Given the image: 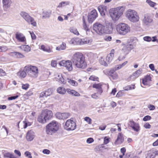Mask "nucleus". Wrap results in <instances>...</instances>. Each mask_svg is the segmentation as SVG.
Here are the masks:
<instances>
[{"label":"nucleus","mask_w":158,"mask_h":158,"mask_svg":"<svg viewBox=\"0 0 158 158\" xmlns=\"http://www.w3.org/2000/svg\"><path fill=\"white\" fill-rule=\"evenodd\" d=\"M70 115L69 113H60L57 112L55 114L56 118L59 119H64L68 118Z\"/></svg>","instance_id":"4468645a"},{"label":"nucleus","mask_w":158,"mask_h":158,"mask_svg":"<svg viewBox=\"0 0 158 158\" xmlns=\"http://www.w3.org/2000/svg\"><path fill=\"white\" fill-rule=\"evenodd\" d=\"M42 152L44 154H49L50 153V151L48 149H45L43 150Z\"/></svg>","instance_id":"bf43d9fd"},{"label":"nucleus","mask_w":158,"mask_h":158,"mask_svg":"<svg viewBox=\"0 0 158 158\" xmlns=\"http://www.w3.org/2000/svg\"><path fill=\"white\" fill-rule=\"evenodd\" d=\"M134 48L133 45L131 44H127L126 47H124V48H127L128 51L129 52L131 50Z\"/></svg>","instance_id":"c03bdc74"},{"label":"nucleus","mask_w":158,"mask_h":158,"mask_svg":"<svg viewBox=\"0 0 158 158\" xmlns=\"http://www.w3.org/2000/svg\"><path fill=\"white\" fill-rule=\"evenodd\" d=\"M70 44L73 45H80L81 44V39L78 38H73L69 41Z\"/></svg>","instance_id":"dca6fc26"},{"label":"nucleus","mask_w":158,"mask_h":158,"mask_svg":"<svg viewBox=\"0 0 158 158\" xmlns=\"http://www.w3.org/2000/svg\"><path fill=\"white\" fill-rule=\"evenodd\" d=\"M110 138L107 137H105L104 138V143L105 144H107L109 142Z\"/></svg>","instance_id":"13d9d810"},{"label":"nucleus","mask_w":158,"mask_h":158,"mask_svg":"<svg viewBox=\"0 0 158 158\" xmlns=\"http://www.w3.org/2000/svg\"><path fill=\"white\" fill-rule=\"evenodd\" d=\"M123 7H118L114 9H112L110 10V15L114 20H118L123 12Z\"/></svg>","instance_id":"39448f33"},{"label":"nucleus","mask_w":158,"mask_h":158,"mask_svg":"<svg viewBox=\"0 0 158 158\" xmlns=\"http://www.w3.org/2000/svg\"><path fill=\"white\" fill-rule=\"evenodd\" d=\"M24 155L28 158H32L31 153L28 151L25 152L24 153Z\"/></svg>","instance_id":"09e8293b"},{"label":"nucleus","mask_w":158,"mask_h":158,"mask_svg":"<svg viewBox=\"0 0 158 158\" xmlns=\"http://www.w3.org/2000/svg\"><path fill=\"white\" fill-rule=\"evenodd\" d=\"M21 48L25 52H29L31 51V48L27 45H23L21 46Z\"/></svg>","instance_id":"4c0bfd02"},{"label":"nucleus","mask_w":158,"mask_h":158,"mask_svg":"<svg viewBox=\"0 0 158 158\" xmlns=\"http://www.w3.org/2000/svg\"><path fill=\"white\" fill-rule=\"evenodd\" d=\"M68 82L71 85L77 86V83L75 81L69 78L67 79Z\"/></svg>","instance_id":"e433bc0d"},{"label":"nucleus","mask_w":158,"mask_h":158,"mask_svg":"<svg viewBox=\"0 0 158 158\" xmlns=\"http://www.w3.org/2000/svg\"><path fill=\"white\" fill-rule=\"evenodd\" d=\"M66 44L64 42H63L62 44L56 48V49L59 51L64 50L66 49Z\"/></svg>","instance_id":"2f4dec72"},{"label":"nucleus","mask_w":158,"mask_h":158,"mask_svg":"<svg viewBox=\"0 0 158 158\" xmlns=\"http://www.w3.org/2000/svg\"><path fill=\"white\" fill-rule=\"evenodd\" d=\"M52 111L48 109L43 110L41 114L39 116L38 121L40 123H44L52 117Z\"/></svg>","instance_id":"7ed1b4c3"},{"label":"nucleus","mask_w":158,"mask_h":158,"mask_svg":"<svg viewBox=\"0 0 158 158\" xmlns=\"http://www.w3.org/2000/svg\"><path fill=\"white\" fill-rule=\"evenodd\" d=\"M18 97V95H16L14 96H12L8 97V100H15Z\"/></svg>","instance_id":"6e6d98bb"},{"label":"nucleus","mask_w":158,"mask_h":158,"mask_svg":"<svg viewBox=\"0 0 158 158\" xmlns=\"http://www.w3.org/2000/svg\"><path fill=\"white\" fill-rule=\"evenodd\" d=\"M128 125L135 131L138 132L140 130V126L138 123H135L132 120H130Z\"/></svg>","instance_id":"f8f14e48"},{"label":"nucleus","mask_w":158,"mask_h":158,"mask_svg":"<svg viewBox=\"0 0 158 158\" xmlns=\"http://www.w3.org/2000/svg\"><path fill=\"white\" fill-rule=\"evenodd\" d=\"M102 85L101 83L98 84H95L93 85L92 87L93 88L96 89H97V93L101 95L103 92L102 88Z\"/></svg>","instance_id":"a211bd4d"},{"label":"nucleus","mask_w":158,"mask_h":158,"mask_svg":"<svg viewBox=\"0 0 158 158\" xmlns=\"http://www.w3.org/2000/svg\"><path fill=\"white\" fill-rule=\"evenodd\" d=\"M3 156L6 158H17L12 154L10 152H5L3 153Z\"/></svg>","instance_id":"72a5a7b5"},{"label":"nucleus","mask_w":158,"mask_h":158,"mask_svg":"<svg viewBox=\"0 0 158 158\" xmlns=\"http://www.w3.org/2000/svg\"><path fill=\"white\" fill-rule=\"evenodd\" d=\"M82 21L83 22V28L86 31H89V29L88 27L86 25L85 20L83 16L82 18Z\"/></svg>","instance_id":"ea45409f"},{"label":"nucleus","mask_w":158,"mask_h":158,"mask_svg":"<svg viewBox=\"0 0 158 158\" xmlns=\"http://www.w3.org/2000/svg\"><path fill=\"white\" fill-rule=\"evenodd\" d=\"M142 73V69H139L136 72H134L133 74L135 75V77L137 78L139 75Z\"/></svg>","instance_id":"37998d69"},{"label":"nucleus","mask_w":158,"mask_h":158,"mask_svg":"<svg viewBox=\"0 0 158 158\" xmlns=\"http://www.w3.org/2000/svg\"><path fill=\"white\" fill-rule=\"evenodd\" d=\"M56 78L57 79V80L60 83L64 84L66 83V81L64 80L60 74H58Z\"/></svg>","instance_id":"a878e982"},{"label":"nucleus","mask_w":158,"mask_h":158,"mask_svg":"<svg viewBox=\"0 0 158 158\" xmlns=\"http://www.w3.org/2000/svg\"><path fill=\"white\" fill-rule=\"evenodd\" d=\"M146 2L148 3L150 7L154 8L155 10L157 9V8L155 7V6L157 5V3L156 2H152L151 0H147Z\"/></svg>","instance_id":"bb28decb"},{"label":"nucleus","mask_w":158,"mask_h":158,"mask_svg":"<svg viewBox=\"0 0 158 158\" xmlns=\"http://www.w3.org/2000/svg\"><path fill=\"white\" fill-rule=\"evenodd\" d=\"M76 127L75 123L70 119L67 120L64 126L65 129L68 131H73L75 130Z\"/></svg>","instance_id":"1a4fd4ad"},{"label":"nucleus","mask_w":158,"mask_h":158,"mask_svg":"<svg viewBox=\"0 0 158 158\" xmlns=\"http://www.w3.org/2000/svg\"><path fill=\"white\" fill-rule=\"evenodd\" d=\"M116 29L118 34L121 35H125L130 31V28L127 24L120 23L116 26Z\"/></svg>","instance_id":"423d86ee"},{"label":"nucleus","mask_w":158,"mask_h":158,"mask_svg":"<svg viewBox=\"0 0 158 158\" xmlns=\"http://www.w3.org/2000/svg\"><path fill=\"white\" fill-rule=\"evenodd\" d=\"M114 49H112L110 53L107 55L106 57V60L107 62L110 63L113 60L114 55Z\"/></svg>","instance_id":"412c9836"},{"label":"nucleus","mask_w":158,"mask_h":158,"mask_svg":"<svg viewBox=\"0 0 158 158\" xmlns=\"http://www.w3.org/2000/svg\"><path fill=\"white\" fill-rule=\"evenodd\" d=\"M89 79L93 81H98V78L95 76H91L89 78Z\"/></svg>","instance_id":"49530a36"},{"label":"nucleus","mask_w":158,"mask_h":158,"mask_svg":"<svg viewBox=\"0 0 158 158\" xmlns=\"http://www.w3.org/2000/svg\"><path fill=\"white\" fill-rule=\"evenodd\" d=\"M98 17V14L96 10L94 9L88 14V20L89 23H92Z\"/></svg>","instance_id":"9b49d317"},{"label":"nucleus","mask_w":158,"mask_h":158,"mask_svg":"<svg viewBox=\"0 0 158 158\" xmlns=\"http://www.w3.org/2000/svg\"><path fill=\"white\" fill-rule=\"evenodd\" d=\"M46 92L44 91L41 92L40 94V98H44V97H47V96L46 94Z\"/></svg>","instance_id":"4d7b16f0"},{"label":"nucleus","mask_w":158,"mask_h":158,"mask_svg":"<svg viewBox=\"0 0 158 158\" xmlns=\"http://www.w3.org/2000/svg\"><path fill=\"white\" fill-rule=\"evenodd\" d=\"M90 40L87 38H85L82 40L81 39V44L80 45H83V44H86L89 43Z\"/></svg>","instance_id":"79ce46f5"},{"label":"nucleus","mask_w":158,"mask_h":158,"mask_svg":"<svg viewBox=\"0 0 158 158\" xmlns=\"http://www.w3.org/2000/svg\"><path fill=\"white\" fill-rule=\"evenodd\" d=\"M59 64L61 66L65 67L69 71H71L73 70L72 63L70 60H62L60 62Z\"/></svg>","instance_id":"9d476101"},{"label":"nucleus","mask_w":158,"mask_h":158,"mask_svg":"<svg viewBox=\"0 0 158 158\" xmlns=\"http://www.w3.org/2000/svg\"><path fill=\"white\" fill-rule=\"evenodd\" d=\"M66 92L68 94L73 96L77 97L80 96V94L77 91L70 89H66Z\"/></svg>","instance_id":"4be33fe9"},{"label":"nucleus","mask_w":158,"mask_h":158,"mask_svg":"<svg viewBox=\"0 0 158 158\" xmlns=\"http://www.w3.org/2000/svg\"><path fill=\"white\" fill-rule=\"evenodd\" d=\"M15 38L18 41L21 42H26V39L25 36L20 33L17 32L15 34Z\"/></svg>","instance_id":"2eb2a0df"},{"label":"nucleus","mask_w":158,"mask_h":158,"mask_svg":"<svg viewBox=\"0 0 158 158\" xmlns=\"http://www.w3.org/2000/svg\"><path fill=\"white\" fill-rule=\"evenodd\" d=\"M99 62L100 64L105 66H108L107 63L106 62L104 58L102 57H101L99 59Z\"/></svg>","instance_id":"c9c22d12"},{"label":"nucleus","mask_w":158,"mask_h":158,"mask_svg":"<svg viewBox=\"0 0 158 158\" xmlns=\"http://www.w3.org/2000/svg\"><path fill=\"white\" fill-rule=\"evenodd\" d=\"M84 120L89 124L92 123V119L89 117H86L84 118Z\"/></svg>","instance_id":"de8ad7c7"},{"label":"nucleus","mask_w":158,"mask_h":158,"mask_svg":"<svg viewBox=\"0 0 158 158\" xmlns=\"http://www.w3.org/2000/svg\"><path fill=\"white\" fill-rule=\"evenodd\" d=\"M32 40H34L36 39V36L33 32H30Z\"/></svg>","instance_id":"69168bd1"},{"label":"nucleus","mask_w":158,"mask_h":158,"mask_svg":"<svg viewBox=\"0 0 158 158\" xmlns=\"http://www.w3.org/2000/svg\"><path fill=\"white\" fill-rule=\"evenodd\" d=\"M7 47L6 46H1V48L0 52H5L7 51Z\"/></svg>","instance_id":"864d4df0"},{"label":"nucleus","mask_w":158,"mask_h":158,"mask_svg":"<svg viewBox=\"0 0 158 158\" xmlns=\"http://www.w3.org/2000/svg\"><path fill=\"white\" fill-rule=\"evenodd\" d=\"M24 69L27 74L30 77L33 78H36L38 76V69L37 67L28 65L26 66Z\"/></svg>","instance_id":"0eeeda50"},{"label":"nucleus","mask_w":158,"mask_h":158,"mask_svg":"<svg viewBox=\"0 0 158 158\" xmlns=\"http://www.w3.org/2000/svg\"><path fill=\"white\" fill-rule=\"evenodd\" d=\"M57 91L59 94H64L66 91V90L63 87H60L57 89Z\"/></svg>","instance_id":"473e14b6"},{"label":"nucleus","mask_w":158,"mask_h":158,"mask_svg":"<svg viewBox=\"0 0 158 158\" xmlns=\"http://www.w3.org/2000/svg\"><path fill=\"white\" fill-rule=\"evenodd\" d=\"M12 3L11 0H2L3 6L6 9L10 7Z\"/></svg>","instance_id":"5701e85b"},{"label":"nucleus","mask_w":158,"mask_h":158,"mask_svg":"<svg viewBox=\"0 0 158 158\" xmlns=\"http://www.w3.org/2000/svg\"><path fill=\"white\" fill-rule=\"evenodd\" d=\"M156 155V151L154 152L153 150L150 151L148 153L146 158H155Z\"/></svg>","instance_id":"cd10ccee"},{"label":"nucleus","mask_w":158,"mask_h":158,"mask_svg":"<svg viewBox=\"0 0 158 158\" xmlns=\"http://www.w3.org/2000/svg\"><path fill=\"white\" fill-rule=\"evenodd\" d=\"M70 3L69 1H63L60 2L58 6V7H61L62 6H64L67 5H69Z\"/></svg>","instance_id":"f704fd0d"},{"label":"nucleus","mask_w":158,"mask_h":158,"mask_svg":"<svg viewBox=\"0 0 158 158\" xmlns=\"http://www.w3.org/2000/svg\"><path fill=\"white\" fill-rule=\"evenodd\" d=\"M151 119V117L149 115H147L145 116L143 118V120L144 121H147L150 120Z\"/></svg>","instance_id":"603ef678"},{"label":"nucleus","mask_w":158,"mask_h":158,"mask_svg":"<svg viewBox=\"0 0 158 158\" xmlns=\"http://www.w3.org/2000/svg\"><path fill=\"white\" fill-rule=\"evenodd\" d=\"M136 78V77H135V75L133 74L132 75H131L127 78V80L128 81H133Z\"/></svg>","instance_id":"8fccbe9b"},{"label":"nucleus","mask_w":158,"mask_h":158,"mask_svg":"<svg viewBox=\"0 0 158 158\" xmlns=\"http://www.w3.org/2000/svg\"><path fill=\"white\" fill-rule=\"evenodd\" d=\"M27 73L26 71H22L19 72L18 73V75L20 77H25L26 76Z\"/></svg>","instance_id":"58836bf2"},{"label":"nucleus","mask_w":158,"mask_h":158,"mask_svg":"<svg viewBox=\"0 0 158 158\" xmlns=\"http://www.w3.org/2000/svg\"><path fill=\"white\" fill-rule=\"evenodd\" d=\"M72 60L76 67L85 69L87 66L85 56L81 53L76 52L73 55Z\"/></svg>","instance_id":"f03ea898"},{"label":"nucleus","mask_w":158,"mask_h":158,"mask_svg":"<svg viewBox=\"0 0 158 158\" xmlns=\"http://www.w3.org/2000/svg\"><path fill=\"white\" fill-rule=\"evenodd\" d=\"M93 29L99 35L104 33L110 34L113 31L112 25L108 22L106 23L105 25L96 23L93 25Z\"/></svg>","instance_id":"f257e3e1"},{"label":"nucleus","mask_w":158,"mask_h":158,"mask_svg":"<svg viewBox=\"0 0 158 158\" xmlns=\"http://www.w3.org/2000/svg\"><path fill=\"white\" fill-rule=\"evenodd\" d=\"M29 86V85L27 84L23 85L22 86V88L23 89L27 90Z\"/></svg>","instance_id":"052dcab7"},{"label":"nucleus","mask_w":158,"mask_h":158,"mask_svg":"<svg viewBox=\"0 0 158 158\" xmlns=\"http://www.w3.org/2000/svg\"><path fill=\"white\" fill-rule=\"evenodd\" d=\"M143 40L144 41L150 42L152 40V38L149 36H146L143 37Z\"/></svg>","instance_id":"3c124183"},{"label":"nucleus","mask_w":158,"mask_h":158,"mask_svg":"<svg viewBox=\"0 0 158 158\" xmlns=\"http://www.w3.org/2000/svg\"><path fill=\"white\" fill-rule=\"evenodd\" d=\"M70 31L71 32L73 33L75 35H79V33L77 31V30L75 28L73 27L70 28Z\"/></svg>","instance_id":"a19ab883"},{"label":"nucleus","mask_w":158,"mask_h":158,"mask_svg":"<svg viewBox=\"0 0 158 158\" xmlns=\"http://www.w3.org/2000/svg\"><path fill=\"white\" fill-rule=\"evenodd\" d=\"M142 21L144 25L149 26L150 25L153 21V20L148 15L145 14L144 15V18Z\"/></svg>","instance_id":"ddd939ff"},{"label":"nucleus","mask_w":158,"mask_h":158,"mask_svg":"<svg viewBox=\"0 0 158 158\" xmlns=\"http://www.w3.org/2000/svg\"><path fill=\"white\" fill-rule=\"evenodd\" d=\"M93 139L92 138H88L86 140V142L88 143H90L94 141Z\"/></svg>","instance_id":"680f3d73"},{"label":"nucleus","mask_w":158,"mask_h":158,"mask_svg":"<svg viewBox=\"0 0 158 158\" xmlns=\"http://www.w3.org/2000/svg\"><path fill=\"white\" fill-rule=\"evenodd\" d=\"M51 13L50 11H44L42 13V18L43 19H45L47 18H48L50 17Z\"/></svg>","instance_id":"c756f323"},{"label":"nucleus","mask_w":158,"mask_h":158,"mask_svg":"<svg viewBox=\"0 0 158 158\" xmlns=\"http://www.w3.org/2000/svg\"><path fill=\"white\" fill-rule=\"evenodd\" d=\"M9 55L15 58H22L24 57V56L20 53L16 52H12L9 53Z\"/></svg>","instance_id":"aec40b11"},{"label":"nucleus","mask_w":158,"mask_h":158,"mask_svg":"<svg viewBox=\"0 0 158 158\" xmlns=\"http://www.w3.org/2000/svg\"><path fill=\"white\" fill-rule=\"evenodd\" d=\"M98 9L101 15L103 16L105 15L106 13L107 12V7L104 5H101L98 7Z\"/></svg>","instance_id":"f3484780"},{"label":"nucleus","mask_w":158,"mask_h":158,"mask_svg":"<svg viewBox=\"0 0 158 158\" xmlns=\"http://www.w3.org/2000/svg\"><path fill=\"white\" fill-rule=\"evenodd\" d=\"M124 141V139L122 136V135L121 133H119L118 134L117 139L116 140L114 143L115 144H117L118 143L120 144L123 143Z\"/></svg>","instance_id":"b1692460"},{"label":"nucleus","mask_w":158,"mask_h":158,"mask_svg":"<svg viewBox=\"0 0 158 158\" xmlns=\"http://www.w3.org/2000/svg\"><path fill=\"white\" fill-rule=\"evenodd\" d=\"M20 15L27 22L31 17L27 13L23 11L21 12Z\"/></svg>","instance_id":"393cba45"},{"label":"nucleus","mask_w":158,"mask_h":158,"mask_svg":"<svg viewBox=\"0 0 158 158\" xmlns=\"http://www.w3.org/2000/svg\"><path fill=\"white\" fill-rule=\"evenodd\" d=\"M34 136V133L33 131L30 130L27 132L26 138L28 141H31L33 139Z\"/></svg>","instance_id":"6ab92c4d"},{"label":"nucleus","mask_w":158,"mask_h":158,"mask_svg":"<svg viewBox=\"0 0 158 158\" xmlns=\"http://www.w3.org/2000/svg\"><path fill=\"white\" fill-rule=\"evenodd\" d=\"M40 49L43 50L44 51L50 53L52 52V50L49 47L45 46L44 45H41L40 46Z\"/></svg>","instance_id":"7c9ffc66"},{"label":"nucleus","mask_w":158,"mask_h":158,"mask_svg":"<svg viewBox=\"0 0 158 158\" xmlns=\"http://www.w3.org/2000/svg\"><path fill=\"white\" fill-rule=\"evenodd\" d=\"M149 67L150 69L152 71H153L155 69L154 65L153 64H151L149 65Z\"/></svg>","instance_id":"338daca9"},{"label":"nucleus","mask_w":158,"mask_h":158,"mask_svg":"<svg viewBox=\"0 0 158 158\" xmlns=\"http://www.w3.org/2000/svg\"><path fill=\"white\" fill-rule=\"evenodd\" d=\"M59 125L57 122L53 121L46 126V132L47 134L52 135L56 133L58 130Z\"/></svg>","instance_id":"20e7f679"},{"label":"nucleus","mask_w":158,"mask_h":158,"mask_svg":"<svg viewBox=\"0 0 158 158\" xmlns=\"http://www.w3.org/2000/svg\"><path fill=\"white\" fill-rule=\"evenodd\" d=\"M15 153L17 155L19 156H21V153L20 151L17 150H15L14 151Z\"/></svg>","instance_id":"774afa93"},{"label":"nucleus","mask_w":158,"mask_h":158,"mask_svg":"<svg viewBox=\"0 0 158 158\" xmlns=\"http://www.w3.org/2000/svg\"><path fill=\"white\" fill-rule=\"evenodd\" d=\"M45 91L46 92L45 93L47 97L51 95L52 93V89L50 88L48 89L47 91Z\"/></svg>","instance_id":"a18cd8bd"},{"label":"nucleus","mask_w":158,"mask_h":158,"mask_svg":"<svg viewBox=\"0 0 158 158\" xmlns=\"http://www.w3.org/2000/svg\"><path fill=\"white\" fill-rule=\"evenodd\" d=\"M126 16L131 22H136L139 20V17L137 12L133 10H128L126 13Z\"/></svg>","instance_id":"6e6552de"},{"label":"nucleus","mask_w":158,"mask_h":158,"mask_svg":"<svg viewBox=\"0 0 158 158\" xmlns=\"http://www.w3.org/2000/svg\"><path fill=\"white\" fill-rule=\"evenodd\" d=\"M27 22L28 24H31L34 27H36L37 25L36 21L34 19L31 17Z\"/></svg>","instance_id":"c85d7f7f"},{"label":"nucleus","mask_w":158,"mask_h":158,"mask_svg":"<svg viewBox=\"0 0 158 158\" xmlns=\"http://www.w3.org/2000/svg\"><path fill=\"white\" fill-rule=\"evenodd\" d=\"M144 127L146 129H150L151 126L149 123H146L144 125Z\"/></svg>","instance_id":"0e129e2a"},{"label":"nucleus","mask_w":158,"mask_h":158,"mask_svg":"<svg viewBox=\"0 0 158 158\" xmlns=\"http://www.w3.org/2000/svg\"><path fill=\"white\" fill-rule=\"evenodd\" d=\"M148 108L150 110H152L155 109V106L152 105H150L148 106Z\"/></svg>","instance_id":"5fc2aeb1"},{"label":"nucleus","mask_w":158,"mask_h":158,"mask_svg":"<svg viewBox=\"0 0 158 158\" xmlns=\"http://www.w3.org/2000/svg\"><path fill=\"white\" fill-rule=\"evenodd\" d=\"M57 65L56 62L54 60H52L51 63V65L52 67H55Z\"/></svg>","instance_id":"e2e57ef3"}]
</instances>
